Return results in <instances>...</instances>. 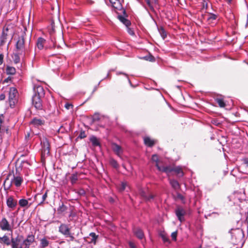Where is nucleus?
I'll list each match as a JSON object with an SVG mask.
<instances>
[{"label": "nucleus", "instance_id": "obj_42", "mask_svg": "<svg viewBox=\"0 0 248 248\" xmlns=\"http://www.w3.org/2000/svg\"><path fill=\"white\" fill-rule=\"evenodd\" d=\"M11 81H12V78L10 77H8L7 78H5L3 81V83H8L9 82H11Z\"/></svg>", "mask_w": 248, "mask_h": 248}, {"label": "nucleus", "instance_id": "obj_2", "mask_svg": "<svg viewBox=\"0 0 248 248\" xmlns=\"http://www.w3.org/2000/svg\"><path fill=\"white\" fill-rule=\"evenodd\" d=\"M18 93L14 87H9L8 93V102L11 108H14L18 102Z\"/></svg>", "mask_w": 248, "mask_h": 248}, {"label": "nucleus", "instance_id": "obj_52", "mask_svg": "<svg viewBox=\"0 0 248 248\" xmlns=\"http://www.w3.org/2000/svg\"><path fill=\"white\" fill-rule=\"evenodd\" d=\"M228 4H231L232 2V0H225Z\"/></svg>", "mask_w": 248, "mask_h": 248}, {"label": "nucleus", "instance_id": "obj_48", "mask_svg": "<svg viewBox=\"0 0 248 248\" xmlns=\"http://www.w3.org/2000/svg\"><path fill=\"white\" fill-rule=\"evenodd\" d=\"M5 98V95L2 93L0 94V100H3Z\"/></svg>", "mask_w": 248, "mask_h": 248}, {"label": "nucleus", "instance_id": "obj_55", "mask_svg": "<svg viewBox=\"0 0 248 248\" xmlns=\"http://www.w3.org/2000/svg\"><path fill=\"white\" fill-rule=\"evenodd\" d=\"M120 74H123V73H120H120H117V75Z\"/></svg>", "mask_w": 248, "mask_h": 248}, {"label": "nucleus", "instance_id": "obj_12", "mask_svg": "<svg viewBox=\"0 0 248 248\" xmlns=\"http://www.w3.org/2000/svg\"><path fill=\"white\" fill-rule=\"evenodd\" d=\"M34 95H37V96L42 97L45 95V91L44 90V88L41 86H35L34 87Z\"/></svg>", "mask_w": 248, "mask_h": 248}, {"label": "nucleus", "instance_id": "obj_4", "mask_svg": "<svg viewBox=\"0 0 248 248\" xmlns=\"http://www.w3.org/2000/svg\"><path fill=\"white\" fill-rule=\"evenodd\" d=\"M158 170L164 172L167 174H169L172 171H174L179 177H182L184 175L182 169L180 166H177L173 168L171 167L170 166L163 167V168L158 167Z\"/></svg>", "mask_w": 248, "mask_h": 248}, {"label": "nucleus", "instance_id": "obj_44", "mask_svg": "<svg viewBox=\"0 0 248 248\" xmlns=\"http://www.w3.org/2000/svg\"><path fill=\"white\" fill-rule=\"evenodd\" d=\"M4 55L2 53L0 54V65L3 62Z\"/></svg>", "mask_w": 248, "mask_h": 248}, {"label": "nucleus", "instance_id": "obj_6", "mask_svg": "<svg viewBox=\"0 0 248 248\" xmlns=\"http://www.w3.org/2000/svg\"><path fill=\"white\" fill-rule=\"evenodd\" d=\"M25 34L23 33L19 36L16 45V49L18 52V54L20 55L25 51Z\"/></svg>", "mask_w": 248, "mask_h": 248}, {"label": "nucleus", "instance_id": "obj_39", "mask_svg": "<svg viewBox=\"0 0 248 248\" xmlns=\"http://www.w3.org/2000/svg\"><path fill=\"white\" fill-rule=\"evenodd\" d=\"M177 235V232L176 231V232H174L171 233V236L172 239L173 240H174V241H176V240Z\"/></svg>", "mask_w": 248, "mask_h": 248}, {"label": "nucleus", "instance_id": "obj_24", "mask_svg": "<svg viewBox=\"0 0 248 248\" xmlns=\"http://www.w3.org/2000/svg\"><path fill=\"white\" fill-rule=\"evenodd\" d=\"M170 184L174 189L177 190L180 188V185L177 181L174 179H170Z\"/></svg>", "mask_w": 248, "mask_h": 248}, {"label": "nucleus", "instance_id": "obj_49", "mask_svg": "<svg viewBox=\"0 0 248 248\" xmlns=\"http://www.w3.org/2000/svg\"><path fill=\"white\" fill-rule=\"evenodd\" d=\"M1 117H3V115H1V116H0V131L2 132V131L3 130V129L2 128V125H1V124L2 123V119L1 118Z\"/></svg>", "mask_w": 248, "mask_h": 248}, {"label": "nucleus", "instance_id": "obj_41", "mask_svg": "<svg viewBox=\"0 0 248 248\" xmlns=\"http://www.w3.org/2000/svg\"><path fill=\"white\" fill-rule=\"evenodd\" d=\"M177 197L179 199L184 202L185 197L182 194H178Z\"/></svg>", "mask_w": 248, "mask_h": 248}, {"label": "nucleus", "instance_id": "obj_35", "mask_svg": "<svg viewBox=\"0 0 248 248\" xmlns=\"http://www.w3.org/2000/svg\"><path fill=\"white\" fill-rule=\"evenodd\" d=\"M110 163L112 166H113L115 168H117L118 167V164L116 160L114 159H111L110 161Z\"/></svg>", "mask_w": 248, "mask_h": 248}, {"label": "nucleus", "instance_id": "obj_18", "mask_svg": "<svg viewBox=\"0 0 248 248\" xmlns=\"http://www.w3.org/2000/svg\"><path fill=\"white\" fill-rule=\"evenodd\" d=\"M112 6L116 10H121L122 5L119 0H109Z\"/></svg>", "mask_w": 248, "mask_h": 248}, {"label": "nucleus", "instance_id": "obj_9", "mask_svg": "<svg viewBox=\"0 0 248 248\" xmlns=\"http://www.w3.org/2000/svg\"><path fill=\"white\" fill-rule=\"evenodd\" d=\"M46 43V40L42 37H39L37 39L36 43V47L35 48V53L34 56V58H35L36 55V51L37 49L39 50H42L43 49L44 47V45Z\"/></svg>", "mask_w": 248, "mask_h": 248}, {"label": "nucleus", "instance_id": "obj_30", "mask_svg": "<svg viewBox=\"0 0 248 248\" xmlns=\"http://www.w3.org/2000/svg\"><path fill=\"white\" fill-rule=\"evenodd\" d=\"M216 101L217 103L218 106L221 108L225 107L226 106V104L224 102L223 99L221 98H217L216 99Z\"/></svg>", "mask_w": 248, "mask_h": 248}, {"label": "nucleus", "instance_id": "obj_13", "mask_svg": "<svg viewBox=\"0 0 248 248\" xmlns=\"http://www.w3.org/2000/svg\"><path fill=\"white\" fill-rule=\"evenodd\" d=\"M43 145L42 147V155L44 156L46 155H48L49 154V144L48 140L46 139L43 141Z\"/></svg>", "mask_w": 248, "mask_h": 248}, {"label": "nucleus", "instance_id": "obj_31", "mask_svg": "<svg viewBox=\"0 0 248 248\" xmlns=\"http://www.w3.org/2000/svg\"><path fill=\"white\" fill-rule=\"evenodd\" d=\"M78 179V175L77 173L73 174L70 177L71 182L73 185L76 183Z\"/></svg>", "mask_w": 248, "mask_h": 248}, {"label": "nucleus", "instance_id": "obj_10", "mask_svg": "<svg viewBox=\"0 0 248 248\" xmlns=\"http://www.w3.org/2000/svg\"><path fill=\"white\" fill-rule=\"evenodd\" d=\"M175 214L181 222L184 221V216L186 214V211L183 208L181 207H177L175 210Z\"/></svg>", "mask_w": 248, "mask_h": 248}, {"label": "nucleus", "instance_id": "obj_51", "mask_svg": "<svg viewBox=\"0 0 248 248\" xmlns=\"http://www.w3.org/2000/svg\"><path fill=\"white\" fill-rule=\"evenodd\" d=\"M79 193L80 195H84L85 194V192L84 190L81 189L79 191Z\"/></svg>", "mask_w": 248, "mask_h": 248}, {"label": "nucleus", "instance_id": "obj_26", "mask_svg": "<svg viewBox=\"0 0 248 248\" xmlns=\"http://www.w3.org/2000/svg\"><path fill=\"white\" fill-rule=\"evenodd\" d=\"M152 160L153 161L155 162V166L156 167V168H157L158 170V167L159 168H163V166H160L159 165V163H158L159 158H158V156L157 155H153L152 156Z\"/></svg>", "mask_w": 248, "mask_h": 248}, {"label": "nucleus", "instance_id": "obj_54", "mask_svg": "<svg viewBox=\"0 0 248 248\" xmlns=\"http://www.w3.org/2000/svg\"><path fill=\"white\" fill-rule=\"evenodd\" d=\"M63 206V204H62V207H60V208L58 209V211H62V210H61V208L62 207V206Z\"/></svg>", "mask_w": 248, "mask_h": 248}, {"label": "nucleus", "instance_id": "obj_22", "mask_svg": "<svg viewBox=\"0 0 248 248\" xmlns=\"http://www.w3.org/2000/svg\"><path fill=\"white\" fill-rule=\"evenodd\" d=\"M6 73L7 75H14L16 73V69L13 66L7 65L6 68Z\"/></svg>", "mask_w": 248, "mask_h": 248}, {"label": "nucleus", "instance_id": "obj_14", "mask_svg": "<svg viewBox=\"0 0 248 248\" xmlns=\"http://www.w3.org/2000/svg\"><path fill=\"white\" fill-rule=\"evenodd\" d=\"M6 204L9 208L14 209L17 205V201L15 200L13 197L10 196L7 198Z\"/></svg>", "mask_w": 248, "mask_h": 248}, {"label": "nucleus", "instance_id": "obj_33", "mask_svg": "<svg viewBox=\"0 0 248 248\" xmlns=\"http://www.w3.org/2000/svg\"><path fill=\"white\" fill-rule=\"evenodd\" d=\"M217 18V16L214 14H210L208 15L207 20L209 21H212L213 20H216Z\"/></svg>", "mask_w": 248, "mask_h": 248}, {"label": "nucleus", "instance_id": "obj_7", "mask_svg": "<svg viewBox=\"0 0 248 248\" xmlns=\"http://www.w3.org/2000/svg\"><path fill=\"white\" fill-rule=\"evenodd\" d=\"M41 97L37 95H33L32 97V103L36 109L41 110L43 108V105Z\"/></svg>", "mask_w": 248, "mask_h": 248}, {"label": "nucleus", "instance_id": "obj_34", "mask_svg": "<svg viewBox=\"0 0 248 248\" xmlns=\"http://www.w3.org/2000/svg\"><path fill=\"white\" fill-rule=\"evenodd\" d=\"M126 183L125 182H122L121 186L118 188L120 191H123L126 188Z\"/></svg>", "mask_w": 248, "mask_h": 248}, {"label": "nucleus", "instance_id": "obj_3", "mask_svg": "<svg viewBox=\"0 0 248 248\" xmlns=\"http://www.w3.org/2000/svg\"><path fill=\"white\" fill-rule=\"evenodd\" d=\"M230 232L231 234L232 239L233 243L238 244L242 242L244 237V232L242 230L239 228L232 229Z\"/></svg>", "mask_w": 248, "mask_h": 248}, {"label": "nucleus", "instance_id": "obj_21", "mask_svg": "<svg viewBox=\"0 0 248 248\" xmlns=\"http://www.w3.org/2000/svg\"><path fill=\"white\" fill-rule=\"evenodd\" d=\"M49 245V241L46 237H44L40 239V248H45Z\"/></svg>", "mask_w": 248, "mask_h": 248}, {"label": "nucleus", "instance_id": "obj_50", "mask_svg": "<svg viewBox=\"0 0 248 248\" xmlns=\"http://www.w3.org/2000/svg\"><path fill=\"white\" fill-rule=\"evenodd\" d=\"M244 164L247 167H248V158H245L244 159Z\"/></svg>", "mask_w": 248, "mask_h": 248}, {"label": "nucleus", "instance_id": "obj_23", "mask_svg": "<svg viewBox=\"0 0 248 248\" xmlns=\"http://www.w3.org/2000/svg\"><path fill=\"white\" fill-rule=\"evenodd\" d=\"M118 17L120 21L122 22L124 25H125L127 27L130 25L131 22L130 21L126 19L125 17L123 16H118Z\"/></svg>", "mask_w": 248, "mask_h": 248}, {"label": "nucleus", "instance_id": "obj_25", "mask_svg": "<svg viewBox=\"0 0 248 248\" xmlns=\"http://www.w3.org/2000/svg\"><path fill=\"white\" fill-rule=\"evenodd\" d=\"M98 237V235H96L94 232H91L89 234V238L90 239V243H96V240Z\"/></svg>", "mask_w": 248, "mask_h": 248}, {"label": "nucleus", "instance_id": "obj_19", "mask_svg": "<svg viewBox=\"0 0 248 248\" xmlns=\"http://www.w3.org/2000/svg\"><path fill=\"white\" fill-rule=\"evenodd\" d=\"M144 143L148 147H152L155 144V141L148 137H145L144 138Z\"/></svg>", "mask_w": 248, "mask_h": 248}, {"label": "nucleus", "instance_id": "obj_1", "mask_svg": "<svg viewBox=\"0 0 248 248\" xmlns=\"http://www.w3.org/2000/svg\"><path fill=\"white\" fill-rule=\"evenodd\" d=\"M23 236H17L12 238L10 241L9 238L6 235L2 237L0 236V243L5 244L7 246L11 244L12 248H30V246L34 242V235L29 234L26 239L22 240Z\"/></svg>", "mask_w": 248, "mask_h": 248}, {"label": "nucleus", "instance_id": "obj_11", "mask_svg": "<svg viewBox=\"0 0 248 248\" xmlns=\"http://www.w3.org/2000/svg\"><path fill=\"white\" fill-rule=\"evenodd\" d=\"M140 195L147 201H150L154 198V196L149 193L148 189L140 190Z\"/></svg>", "mask_w": 248, "mask_h": 248}, {"label": "nucleus", "instance_id": "obj_20", "mask_svg": "<svg viewBox=\"0 0 248 248\" xmlns=\"http://www.w3.org/2000/svg\"><path fill=\"white\" fill-rule=\"evenodd\" d=\"M112 149L114 152L119 156H120L122 153L121 147L116 143L112 144Z\"/></svg>", "mask_w": 248, "mask_h": 248}, {"label": "nucleus", "instance_id": "obj_37", "mask_svg": "<svg viewBox=\"0 0 248 248\" xmlns=\"http://www.w3.org/2000/svg\"><path fill=\"white\" fill-rule=\"evenodd\" d=\"M47 191L45 192V193L42 196V201L38 204V205H41L43 203L44 201L46 200L47 198Z\"/></svg>", "mask_w": 248, "mask_h": 248}, {"label": "nucleus", "instance_id": "obj_43", "mask_svg": "<svg viewBox=\"0 0 248 248\" xmlns=\"http://www.w3.org/2000/svg\"><path fill=\"white\" fill-rule=\"evenodd\" d=\"M146 3H147V4L148 5V6L151 9H153V7L151 4V2L150 1V0H145Z\"/></svg>", "mask_w": 248, "mask_h": 248}, {"label": "nucleus", "instance_id": "obj_28", "mask_svg": "<svg viewBox=\"0 0 248 248\" xmlns=\"http://www.w3.org/2000/svg\"><path fill=\"white\" fill-rule=\"evenodd\" d=\"M91 142H92L93 145V146H98L99 145V142L97 140V139L95 136H92L90 139Z\"/></svg>", "mask_w": 248, "mask_h": 248}, {"label": "nucleus", "instance_id": "obj_45", "mask_svg": "<svg viewBox=\"0 0 248 248\" xmlns=\"http://www.w3.org/2000/svg\"><path fill=\"white\" fill-rule=\"evenodd\" d=\"M129 246L130 247V248H137V247L135 245V244L133 242L131 241L129 242Z\"/></svg>", "mask_w": 248, "mask_h": 248}, {"label": "nucleus", "instance_id": "obj_47", "mask_svg": "<svg viewBox=\"0 0 248 248\" xmlns=\"http://www.w3.org/2000/svg\"><path fill=\"white\" fill-rule=\"evenodd\" d=\"M127 31L128 33L131 35H133L134 34V31L130 28L127 29Z\"/></svg>", "mask_w": 248, "mask_h": 248}, {"label": "nucleus", "instance_id": "obj_5", "mask_svg": "<svg viewBox=\"0 0 248 248\" xmlns=\"http://www.w3.org/2000/svg\"><path fill=\"white\" fill-rule=\"evenodd\" d=\"M59 232L65 237L69 238V241H73L75 239L73 234L70 232L69 226L66 224H61L59 227Z\"/></svg>", "mask_w": 248, "mask_h": 248}, {"label": "nucleus", "instance_id": "obj_29", "mask_svg": "<svg viewBox=\"0 0 248 248\" xmlns=\"http://www.w3.org/2000/svg\"><path fill=\"white\" fill-rule=\"evenodd\" d=\"M28 203L29 202L28 200L24 199H20L19 201V204L21 207L27 206L28 205Z\"/></svg>", "mask_w": 248, "mask_h": 248}, {"label": "nucleus", "instance_id": "obj_16", "mask_svg": "<svg viewBox=\"0 0 248 248\" xmlns=\"http://www.w3.org/2000/svg\"><path fill=\"white\" fill-rule=\"evenodd\" d=\"M23 182V178L19 176H14L13 179L11 181V184L15 185L16 187L20 186Z\"/></svg>", "mask_w": 248, "mask_h": 248}, {"label": "nucleus", "instance_id": "obj_38", "mask_svg": "<svg viewBox=\"0 0 248 248\" xmlns=\"http://www.w3.org/2000/svg\"><path fill=\"white\" fill-rule=\"evenodd\" d=\"M86 137V135L85 134V131H81L80 132V134H79V136H78V138H80V139H83V138H85Z\"/></svg>", "mask_w": 248, "mask_h": 248}, {"label": "nucleus", "instance_id": "obj_27", "mask_svg": "<svg viewBox=\"0 0 248 248\" xmlns=\"http://www.w3.org/2000/svg\"><path fill=\"white\" fill-rule=\"evenodd\" d=\"M7 38V34L4 31L2 32V34L0 37V45L2 46L4 45Z\"/></svg>", "mask_w": 248, "mask_h": 248}, {"label": "nucleus", "instance_id": "obj_36", "mask_svg": "<svg viewBox=\"0 0 248 248\" xmlns=\"http://www.w3.org/2000/svg\"><path fill=\"white\" fill-rule=\"evenodd\" d=\"M18 54H15L14 57V62L15 63H17L20 62V58Z\"/></svg>", "mask_w": 248, "mask_h": 248}, {"label": "nucleus", "instance_id": "obj_53", "mask_svg": "<svg viewBox=\"0 0 248 248\" xmlns=\"http://www.w3.org/2000/svg\"><path fill=\"white\" fill-rule=\"evenodd\" d=\"M247 223V224L248 225V213H247V217H246V220Z\"/></svg>", "mask_w": 248, "mask_h": 248}, {"label": "nucleus", "instance_id": "obj_46", "mask_svg": "<svg viewBox=\"0 0 248 248\" xmlns=\"http://www.w3.org/2000/svg\"><path fill=\"white\" fill-rule=\"evenodd\" d=\"M72 106V105L69 103H66L64 105V107L67 109H70Z\"/></svg>", "mask_w": 248, "mask_h": 248}, {"label": "nucleus", "instance_id": "obj_32", "mask_svg": "<svg viewBox=\"0 0 248 248\" xmlns=\"http://www.w3.org/2000/svg\"><path fill=\"white\" fill-rule=\"evenodd\" d=\"M159 33L160 34L161 37L164 39L167 37V33L165 30L163 28L160 27L158 29Z\"/></svg>", "mask_w": 248, "mask_h": 248}, {"label": "nucleus", "instance_id": "obj_56", "mask_svg": "<svg viewBox=\"0 0 248 248\" xmlns=\"http://www.w3.org/2000/svg\"><path fill=\"white\" fill-rule=\"evenodd\" d=\"M124 74V75L126 77H127V75H126V74Z\"/></svg>", "mask_w": 248, "mask_h": 248}, {"label": "nucleus", "instance_id": "obj_17", "mask_svg": "<svg viewBox=\"0 0 248 248\" xmlns=\"http://www.w3.org/2000/svg\"><path fill=\"white\" fill-rule=\"evenodd\" d=\"M133 232L136 236L139 239H142L144 237V233L141 229L139 228H134Z\"/></svg>", "mask_w": 248, "mask_h": 248}, {"label": "nucleus", "instance_id": "obj_40", "mask_svg": "<svg viewBox=\"0 0 248 248\" xmlns=\"http://www.w3.org/2000/svg\"><path fill=\"white\" fill-rule=\"evenodd\" d=\"M161 237L162 238V240L164 242H169V238L165 234H162L161 235Z\"/></svg>", "mask_w": 248, "mask_h": 248}, {"label": "nucleus", "instance_id": "obj_15", "mask_svg": "<svg viewBox=\"0 0 248 248\" xmlns=\"http://www.w3.org/2000/svg\"><path fill=\"white\" fill-rule=\"evenodd\" d=\"M44 123V120L37 118H33L30 123L31 124H32L35 127L41 126L43 125Z\"/></svg>", "mask_w": 248, "mask_h": 248}, {"label": "nucleus", "instance_id": "obj_57", "mask_svg": "<svg viewBox=\"0 0 248 248\" xmlns=\"http://www.w3.org/2000/svg\"><path fill=\"white\" fill-rule=\"evenodd\" d=\"M6 182V180H5V181H4V185H5V184Z\"/></svg>", "mask_w": 248, "mask_h": 248}, {"label": "nucleus", "instance_id": "obj_8", "mask_svg": "<svg viewBox=\"0 0 248 248\" xmlns=\"http://www.w3.org/2000/svg\"><path fill=\"white\" fill-rule=\"evenodd\" d=\"M0 228L2 231H12V227L5 218H3L0 221Z\"/></svg>", "mask_w": 248, "mask_h": 248}]
</instances>
